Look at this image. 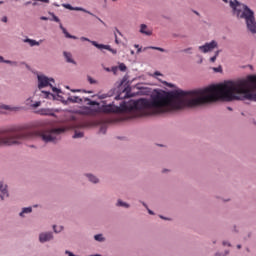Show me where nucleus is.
<instances>
[{
	"label": "nucleus",
	"instance_id": "nucleus-23",
	"mask_svg": "<svg viewBox=\"0 0 256 256\" xmlns=\"http://www.w3.org/2000/svg\"><path fill=\"white\" fill-rule=\"evenodd\" d=\"M0 109H5L6 111H9V110L13 111V110H15L17 108H11V107H9L7 105H4V106H0Z\"/></svg>",
	"mask_w": 256,
	"mask_h": 256
},
{
	"label": "nucleus",
	"instance_id": "nucleus-18",
	"mask_svg": "<svg viewBox=\"0 0 256 256\" xmlns=\"http://www.w3.org/2000/svg\"><path fill=\"white\" fill-rule=\"evenodd\" d=\"M148 49H154L155 51H161V53H165V49L161 47L150 46Z\"/></svg>",
	"mask_w": 256,
	"mask_h": 256
},
{
	"label": "nucleus",
	"instance_id": "nucleus-52",
	"mask_svg": "<svg viewBox=\"0 0 256 256\" xmlns=\"http://www.w3.org/2000/svg\"><path fill=\"white\" fill-rule=\"evenodd\" d=\"M196 13V15H199V13L198 12H195Z\"/></svg>",
	"mask_w": 256,
	"mask_h": 256
},
{
	"label": "nucleus",
	"instance_id": "nucleus-47",
	"mask_svg": "<svg viewBox=\"0 0 256 256\" xmlns=\"http://www.w3.org/2000/svg\"><path fill=\"white\" fill-rule=\"evenodd\" d=\"M143 205H144V207H146V209H147V204L143 203Z\"/></svg>",
	"mask_w": 256,
	"mask_h": 256
},
{
	"label": "nucleus",
	"instance_id": "nucleus-53",
	"mask_svg": "<svg viewBox=\"0 0 256 256\" xmlns=\"http://www.w3.org/2000/svg\"><path fill=\"white\" fill-rule=\"evenodd\" d=\"M116 99H119V96H116Z\"/></svg>",
	"mask_w": 256,
	"mask_h": 256
},
{
	"label": "nucleus",
	"instance_id": "nucleus-54",
	"mask_svg": "<svg viewBox=\"0 0 256 256\" xmlns=\"http://www.w3.org/2000/svg\"><path fill=\"white\" fill-rule=\"evenodd\" d=\"M229 109V111H231V108H228Z\"/></svg>",
	"mask_w": 256,
	"mask_h": 256
},
{
	"label": "nucleus",
	"instance_id": "nucleus-2",
	"mask_svg": "<svg viewBox=\"0 0 256 256\" xmlns=\"http://www.w3.org/2000/svg\"><path fill=\"white\" fill-rule=\"evenodd\" d=\"M83 99L87 102V105H96L97 108L85 107L83 110L84 115H97L99 113V102L93 101L89 98H81L78 96H71L68 98V101L72 103H83Z\"/></svg>",
	"mask_w": 256,
	"mask_h": 256
},
{
	"label": "nucleus",
	"instance_id": "nucleus-51",
	"mask_svg": "<svg viewBox=\"0 0 256 256\" xmlns=\"http://www.w3.org/2000/svg\"><path fill=\"white\" fill-rule=\"evenodd\" d=\"M33 5H37V3L34 2Z\"/></svg>",
	"mask_w": 256,
	"mask_h": 256
},
{
	"label": "nucleus",
	"instance_id": "nucleus-15",
	"mask_svg": "<svg viewBox=\"0 0 256 256\" xmlns=\"http://www.w3.org/2000/svg\"><path fill=\"white\" fill-rule=\"evenodd\" d=\"M91 183H99V179L91 174L86 175Z\"/></svg>",
	"mask_w": 256,
	"mask_h": 256
},
{
	"label": "nucleus",
	"instance_id": "nucleus-4",
	"mask_svg": "<svg viewBox=\"0 0 256 256\" xmlns=\"http://www.w3.org/2000/svg\"><path fill=\"white\" fill-rule=\"evenodd\" d=\"M80 39L81 41H88L89 43H92V45L97 49H106L107 51H110V53H112L113 55H117V50L111 48L110 45L99 44L96 41H91L89 40V38H85V37H81Z\"/></svg>",
	"mask_w": 256,
	"mask_h": 256
},
{
	"label": "nucleus",
	"instance_id": "nucleus-7",
	"mask_svg": "<svg viewBox=\"0 0 256 256\" xmlns=\"http://www.w3.org/2000/svg\"><path fill=\"white\" fill-rule=\"evenodd\" d=\"M51 239H53V233L51 232L41 233L39 235L40 243H47V241H51Z\"/></svg>",
	"mask_w": 256,
	"mask_h": 256
},
{
	"label": "nucleus",
	"instance_id": "nucleus-10",
	"mask_svg": "<svg viewBox=\"0 0 256 256\" xmlns=\"http://www.w3.org/2000/svg\"><path fill=\"white\" fill-rule=\"evenodd\" d=\"M38 113L40 115H49L50 117H53V115H55V113H53V110L47 108L40 109Z\"/></svg>",
	"mask_w": 256,
	"mask_h": 256
},
{
	"label": "nucleus",
	"instance_id": "nucleus-40",
	"mask_svg": "<svg viewBox=\"0 0 256 256\" xmlns=\"http://www.w3.org/2000/svg\"><path fill=\"white\" fill-rule=\"evenodd\" d=\"M142 49L141 48H138L137 49V53H141Z\"/></svg>",
	"mask_w": 256,
	"mask_h": 256
},
{
	"label": "nucleus",
	"instance_id": "nucleus-26",
	"mask_svg": "<svg viewBox=\"0 0 256 256\" xmlns=\"http://www.w3.org/2000/svg\"><path fill=\"white\" fill-rule=\"evenodd\" d=\"M114 37H115V43L116 45H119V38L117 37V32H114Z\"/></svg>",
	"mask_w": 256,
	"mask_h": 256
},
{
	"label": "nucleus",
	"instance_id": "nucleus-22",
	"mask_svg": "<svg viewBox=\"0 0 256 256\" xmlns=\"http://www.w3.org/2000/svg\"><path fill=\"white\" fill-rule=\"evenodd\" d=\"M53 229H54V232L55 233H61V231H63V226H60L58 229H57V226H53Z\"/></svg>",
	"mask_w": 256,
	"mask_h": 256
},
{
	"label": "nucleus",
	"instance_id": "nucleus-29",
	"mask_svg": "<svg viewBox=\"0 0 256 256\" xmlns=\"http://www.w3.org/2000/svg\"><path fill=\"white\" fill-rule=\"evenodd\" d=\"M88 81L91 85L95 84V80H93V78H91V76H88Z\"/></svg>",
	"mask_w": 256,
	"mask_h": 256
},
{
	"label": "nucleus",
	"instance_id": "nucleus-49",
	"mask_svg": "<svg viewBox=\"0 0 256 256\" xmlns=\"http://www.w3.org/2000/svg\"><path fill=\"white\" fill-rule=\"evenodd\" d=\"M87 93H93V91H88Z\"/></svg>",
	"mask_w": 256,
	"mask_h": 256
},
{
	"label": "nucleus",
	"instance_id": "nucleus-35",
	"mask_svg": "<svg viewBox=\"0 0 256 256\" xmlns=\"http://www.w3.org/2000/svg\"><path fill=\"white\" fill-rule=\"evenodd\" d=\"M47 19H48V18L45 17V16H42V17H41V20H42V21H47Z\"/></svg>",
	"mask_w": 256,
	"mask_h": 256
},
{
	"label": "nucleus",
	"instance_id": "nucleus-46",
	"mask_svg": "<svg viewBox=\"0 0 256 256\" xmlns=\"http://www.w3.org/2000/svg\"><path fill=\"white\" fill-rule=\"evenodd\" d=\"M189 50H191V48H188V49H186V50H184V51H186V52H187V51H189Z\"/></svg>",
	"mask_w": 256,
	"mask_h": 256
},
{
	"label": "nucleus",
	"instance_id": "nucleus-30",
	"mask_svg": "<svg viewBox=\"0 0 256 256\" xmlns=\"http://www.w3.org/2000/svg\"><path fill=\"white\" fill-rule=\"evenodd\" d=\"M53 21H55L56 23H60L61 20H59V17L53 15Z\"/></svg>",
	"mask_w": 256,
	"mask_h": 256
},
{
	"label": "nucleus",
	"instance_id": "nucleus-5",
	"mask_svg": "<svg viewBox=\"0 0 256 256\" xmlns=\"http://www.w3.org/2000/svg\"><path fill=\"white\" fill-rule=\"evenodd\" d=\"M62 7H64L65 9H69V11H82L83 13H87L88 15H91L92 17H96V19H98V21H100V23H102V25H105V22L103 20H101V18L95 16V14L91 13L90 11H88L85 8L73 7V6H71V4H62Z\"/></svg>",
	"mask_w": 256,
	"mask_h": 256
},
{
	"label": "nucleus",
	"instance_id": "nucleus-20",
	"mask_svg": "<svg viewBox=\"0 0 256 256\" xmlns=\"http://www.w3.org/2000/svg\"><path fill=\"white\" fill-rule=\"evenodd\" d=\"M118 68L123 72L127 71V66L125 65V63L119 64Z\"/></svg>",
	"mask_w": 256,
	"mask_h": 256
},
{
	"label": "nucleus",
	"instance_id": "nucleus-27",
	"mask_svg": "<svg viewBox=\"0 0 256 256\" xmlns=\"http://www.w3.org/2000/svg\"><path fill=\"white\" fill-rule=\"evenodd\" d=\"M52 88V91L53 93H61V90H59L57 87H51Z\"/></svg>",
	"mask_w": 256,
	"mask_h": 256
},
{
	"label": "nucleus",
	"instance_id": "nucleus-24",
	"mask_svg": "<svg viewBox=\"0 0 256 256\" xmlns=\"http://www.w3.org/2000/svg\"><path fill=\"white\" fill-rule=\"evenodd\" d=\"M94 239H95L96 241H103V235L97 234V235L94 236Z\"/></svg>",
	"mask_w": 256,
	"mask_h": 256
},
{
	"label": "nucleus",
	"instance_id": "nucleus-17",
	"mask_svg": "<svg viewBox=\"0 0 256 256\" xmlns=\"http://www.w3.org/2000/svg\"><path fill=\"white\" fill-rule=\"evenodd\" d=\"M117 205H118V207H125L126 209H129V204H127L121 200H118Z\"/></svg>",
	"mask_w": 256,
	"mask_h": 256
},
{
	"label": "nucleus",
	"instance_id": "nucleus-19",
	"mask_svg": "<svg viewBox=\"0 0 256 256\" xmlns=\"http://www.w3.org/2000/svg\"><path fill=\"white\" fill-rule=\"evenodd\" d=\"M217 57H219V50L215 52V55L210 58L211 63H215L217 61Z\"/></svg>",
	"mask_w": 256,
	"mask_h": 256
},
{
	"label": "nucleus",
	"instance_id": "nucleus-33",
	"mask_svg": "<svg viewBox=\"0 0 256 256\" xmlns=\"http://www.w3.org/2000/svg\"><path fill=\"white\" fill-rule=\"evenodd\" d=\"M115 31H116V33H118V35H123V34L121 33V31H119V29L115 28Z\"/></svg>",
	"mask_w": 256,
	"mask_h": 256
},
{
	"label": "nucleus",
	"instance_id": "nucleus-12",
	"mask_svg": "<svg viewBox=\"0 0 256 256\" xmlns=\"http://www.w3.org/2000/svg\"><path fill=\"white\" fill-rule=\"evenodd\" d=\"M64 57H65L67 63H73L75 65V60H73L71 53L64 52Z\"/></svg>",
	"mask_w": 256,
	"mask_h": 256
},
{
	"label": "nucleus",
	"instance_id": "nucleus-1",
	"mask_svg": "<svg viewBox=\"0 0 256 256\" xmlns=\"http://www.w3.org/2000/svg\"><path fill=\"white\" fill-rule=\"evenodd\" d=\"M230 7L233 11V15H236L238 19H244L248 31H250V33L253 35H256L255 12L248 8L247 5L242 4L237 0H231Z\"/></svg>",
	"mask_w": 256,
	"mask_h": 256
},
{
	"label": "nucleus",
	"instance_id": "nucleus-21",
	"mask_svg": "<svg viewBox=\"0 0 256 256\" xmlns=\"http://www.w3.org/2000/svg\"><path fill=\"white\" fill-rule=\"evenodd\" d=\"M81 137H83V132H75L73 136L74 139H80Z\"/></svg>",
	"mask_w": 256,
	"mask_h": 256
},
{
	"label": "nucleus",
	"instance_id": "nucleus-11",
	"mask_svg": "<svg viewBox=\"0 0 256 256\" xmlns=\"http://www.w3.org/2000/svg\"><path fill=\"white\" fill-rule=\"evenodd\" d=\"M60 29L63 31V33H64L65 37H67V39H77L76 36L69 34V32H67V29H65V27H63L62 24H60Z\"/></svg>",
	"mask_w": 256,
	"mask_h": 256
},
{
	"label": "nucleus",
	"instance_id": "nucleus-28",
	"mask_svg": "<svg viewBox=\"0 0 256 256\" xmlns=\"http://www.w3.org/2000/svg\"><path fill=\"white\" fill-rule=\"evenodd\" d=\"M213 70L215 71V73H221L222 68H221V66H219L217 68H213Z\"/></svg>",
	"mask_w": 256,
	"mask_h": 256
},
{
	"label": "nucleus",
	"instance_id": "nucleus-16",
	"mask_svg": "<svg viewBox=\"0 0 256 256\" xmlns=\"http://www.w3.org/2000/svg\"><path fill=\"white\" fill-rule=\"evenodd\" d=\"M33 211V208L28 207V208H23L22 212H20V217H23L24 213H31Z\"/></svg>",
	"mask_w": 256,
	"mask_h": 256
},
{
	"label": "nucleus",
	"instance_id": "nucleus-42",
	"mask_svg": "<svg viewBox=\"0 0 256 256\" xmlns=\"http://www.w3.org/2000/svg\"><path fill=\"white\" fill-rule=\"evenodd\" d=\"M130 53H131V55H135V51H133V50H131Z\"/></svg>",
	"mask_w": 256,
	"mask_h": 256
},
{
	"label": "nucleus",
	"instance_id": "nucleus-37",
	"mask_svg": "<svg viewBox=\"0 0 256 256\" xmlns=\"http://www.w3.org/2000/svg\"><path fill=\"white\" fill-rule=\"evenodd\" d=\"M149 215H153V212L147 208Z\"/></svg>",
	"mask_w": 256,
	"mask_h": 256
},
{
	"label": "nucleus",
	"instance_id": "nucleus-50",
	"mask_svg": "<svg viewBox=\"0 0 256 256\" xmlns=\"http://www.w3.org/2000/svg\"><path fill=\"white\" fill-rule=\"evenodd\" d=\"M161 217V219H165L163 216H160Z\"/></svg>",
	"mask_w": 256,
	"mask_h": 256
},
{
	"label": "nucleus",
	"instance_id": "nucleus-6",
	"mask_svg": "<svg viewBox=\"0 0 256 256\" xmlns=\"http://www.w3.org/2000/svg\"><path fill=\"white\" fill-rule=\"evenodd\" d=\"M216 47L217 41L212 40L211 42L206 43L205 45L199 46L198 49L202 53H211V51H213V49H216Z\"/></svg>",
	"mask_w": 256,
	"mask_h": 256
},
{
	"label": "nucleus",
	"instance_id": "nucleus-44",
	"mask_svg": "<svg viewBox=\"0 0 256 256\" xmlns=\"http://www.w3.org/2000/svg\"><path fill=\"white\" fill-rule=\"evenodd\" d=\"M154 75H161V74H160L159 72H157V71H156V72L154 73Z\"/></svg>",
	"mask_w": 256,
	"mask_h": 256
},
{
	"label": "nucleus",
	"instance_id": "nucleus-3",
	"mask_svg": "<svg viewBox=\"0 0 256 256\" xmlns=\"http://www.w3.org/2000/svg\"><path fill=\"white\" fill-rule=\"evenodd\" d=\"M55 83L53 78H47L45 75H38V88L43 89L45 87H53L52 83Z\"/></svg>",
	"mask_w": 256,
	"mask_h": 256
},
{
	"label": "nucleus",
	"instance_id": "nucleus-36",
	"mask_svg": "<svg viewBox=\"0 0 256 256\" xmlns=\"http://www.w3.org/2000/svg\"><path fill=\"white\" fill-rule=\"evenodd\" d=\"M223 245H227L228 247H231V244L227 242H223Z\"/></svg>",
	"mask_w": 256,
	"mask_h": 256
},
{
	"label": "nucleus",
	"instance_id": "nucleus-14",
	"mask_svg": "<svg viewBox=\"0 0 256 256\" xmlns=\"http://www.w3.org/2000/svg\"><path fill=\"white\" fill-rule=\"evenodd\" d=\"M24 43H29L30 47H35V45H39V42L36 40H31L29 38L24 40Z\"/></svg>",
	"mask_w": 256,
	"mask_h": 256
},
{
	"label": "nucleus",
	"instance_id": "nucleus-32",
	"mask_svg": "<svg viewBox=\"0 0 256 256\" xmlns=\"http://www.w3.org/2000/svg\"><path fill=\"white\" fill-rule=\"evenodd\" d=\"M2 22H3V23H7V16H4V17L2 18Z\"/></svg>",
	"mask_w": 256,
	"mask_h": 256
},
{
	"label": "nucleus",
	"instance_id": "nucleus-48",
	"mask_svg": "<svg viewBox=\"0 0 256 256\" xmlns=\"http://www.w3.org/2000/svg\"><path fill=\"white\" fill-rule=\"evenodd\" d=\"M0 5H3V1H0Z\"/></svg>",
	"mask_w": 256,
	"mask_h": 256
},
{
	"label": "nucleus",
	"instance_id": "nucleus-9",
	"mask_svg": "<svg viewBox=\"0 0 256 256\" xmlns=\"http://www.w3.org/2000/svg\"><path fill=\"white\" fill-rule=\"evenodd\" d=\"M140 33H142L143 35H147V36L153 35V31L149 30V28H147V25H145V24H141Z\"/></svg>",
	"mask_w": 256,
	"mask_h": 256
},
{
	"label": "nucleus",
	"instance_id": "nucleus-25",
	"mask_svg": "<svg viewBox=\"0 0 256 256\" xmlns=\"http://www.w3.org/2000/svg\"><path fill=\"white\" fill-rule=\"evenodd\" d=\"M32 107L34 109H37V107H41V101L35 102L34 104H32Z\"/></svg>",
	"mask_w": 256,
	"mask_h": 256
},
{
	"label": "nucleus",
	"instance_id": "nucleus-31",
	"mask_svg": "<svg viewBox=\"0 0 256 256\" xmlns=\"http://www.w3.org/2000/svg\"><path fill=\"white\" fill-rule=\"evenodd\" d=\"M99 99H107V94H101L98 96Z\"/></svg>",
	"mask_w": 256,
	"mask_h": 256
},
{
	"label": "nucleus",
	"instance_id": "nucleus-55",
	"mask_svg": "<svg viewBox=\"0 0 256 256\" xmlns=\"http://www.w3.org/2000/svg\"><path fill=\"white\" fill-rule=\"evenodd\" d=\"M112 1H117V0H112Z\"/></svg>",
	"mask_w": 256,
	"mask_h": 256
},
{
	"label": "nucleus",
	"instance_id": "nucleus-13",
	"mask_svg": "<svg viewBox=\"0 0 256 256\" xmlns=\"http://www.w3.org/2000/svg\"><path fill=\"white\" fill-rule=\"evenodd\" d=\"M0 62L1 63H7L8 65H14L15 67H17V62L10 61V60H5L3 58V56H0Z\"/></svg>",
	"mask_w": 256,
	"mask_h": 256
},
{
	"label": "nucleus",
	"instance_id": "nucleus-8",
	"mask_svg": "<svg viewBox=\"0 0 256 256\" xmlns=\"http://www.w3.org/2000/svg\"><path fill=\"white\" fill-rule=\"evenodd\" d=\"M0 197L3 201L5 197H9V192H7V185H3V182H0Z\"/></svg>",
	"mask_w": 256,
	"mask_h": 256
},
{
	"label": "nucleus",
	"instance_id": "nucleus-39",
	"mask_svg": "<svg viewBox=\"0 0 256 256\" xmlns=\"http://www.w3.org/2000/svg\"><path fill=\"white\" fill-rule=\"evenodd\" d=\"M164 84L168 85L169 87H173V85L167 83V82H164Z\"/></svg>",
	"mask_w": 256,
	"mask_h": 256
},
{
	"label": "nucleus",
	"instance_id": "nucleus-45",
	"mask_svg": "<svg viewBox=\"0 0 256 256\" xmlns=\"http://www.w3.org/2000/svg\"><path fill=\"white\" fill-rule=\"evenodd\" d=\"M224 1V3H229V1L228 0H223Z\"/></svg>",
	"mask_w": 256,
	"mask_h": 256
},
{
	"label": "nucleus",
	"instance_id": "nucleus-38",
	"mask_svg": "<svg viewBox=\"0 0 256 256\" xmlns=\"http://www.w3.org/2000/svg\"><path fill=\"white\" fill-rule=\"evenodd\" d=\"M134 47H135V49H139L140 48L139 44H135Z\"/></svg>",
	"mask_w": 256,
	"mask_h": 256
},
{
	"label": "nucleus",
	"instance_id": "nucleus-34",
	"mask_svg": "<svg viewBox=\"0 0 256 256\" xmlns=\"http://www.w3.org/2000/svg\"><path fill=\"white\" fill-rule=\"evenodd\" d=\"M42 93H44L46 95V97H49V95H51V93L45 92V91H42Z\"/></svg>",
	"mask_w": 256,
	"mask_h": 256
},
{
	"label": "nucleus",
	"instance_id": "nucleus-43",
	"mask_svg": "<svg viewBox=\"0 0 256 256\" xmlns=\"http://www.w3.org/2000/svg\"><path fill=\"white\" fill-rule=\"evenodd\" d=\"M237 249H241V244H238V245H237Z\"/></svg>",
	"mask_w": 256,
	"mask_h": 256
},
{
	"label": "nucleus",
	"instance_id": "nucleus-41",
	"mask_svg": "<svg viewBox=\"0 0 256 256\" xmlns=\"http://www.w3.org/2000/svg\"><path fill=\"white\" fill-rule=\"evenodd\" d=\"M73 91V93H79V91H81V90H72Z\"/></svg>",
	"mask_w": 256,
	"mask_h": 256
}]
</instances>
